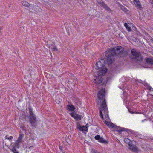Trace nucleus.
Masks as SVG:
<instances>
[{
    "instance_id": "f257e3e1",
    "label": "nucleus",
    "mask_w": 153,
    "mask_h": 153,
    "mask_svg": "<svg viewBox=\"0 0 153 153\" xmlns=\"http://www.w3.org/2000/svg\"><path fill=\"white\" fill-rule=\"evenodd\" d=\"M128 54V50H124V48L122 46H117L111 48L105 53V56L106 58V63L109 65L113 62L115 57L124 58L127 56Z\"/></svg>"
},
{
    "instance_id": "f03ea898",
    "label": "nucleus",
    "mask_w": 153,
    "mask_h": 153,
    "mask_svg": "<svg viewBox=\"0 0 153 153\" xmlns=\"http://www.w3.org/2000/svg\"><path fill=\"white\" fill-rule=\"evenodd\" d=\"M94 80L98 85L102 86V88L98 93V98L99 101L97 104L98 105H101L104 112H107L108 108L105 99L104 100L105 93V84L106 82H103L102 78L101 76H97L96 79H94Z\"/></svg>"
},
{
    "instance_id": "7ed1b4c3",
    "label": "nucleus",
    "mask_w": 153,
    "mask_h": 153,
    "mask_svg": "<svg viewBox=\"0 0 153 153\" xmlns=\"http://www.w3.org/2000/svg\"><path fill=\"white\" fill-rule=\"evenodd\" d=\"M29 114L25 115L24 118L26 120V118H29V122L30 123L31 126L34 127L37 126V123L38 122V120L36 119L35 115L33 112L31 107L29 106Z\"/></svg>"
},
{
    "instance_id": "20e7f679",
    "label": "nucleus",
    "mask_w": 153,
    "mask_h": 153,
    "mask_svg": "<svg viewBox=\"0 0 153 153\" xmlns=\"http://www.w3.org/2000/svg\"><path fill=\"white\" fill-rule=\"evenodd\" d=\"M131 55L129 57L131 60L136 62H140L143 59L141 52L135 49H133L131 50Z\"/></svg>"
},
{
    "instance_id": "39448f33",
    "label": "nucleus",
    "mask_w": 153,
    "mask_h": 153,
    "mask_svg": "<svg viewBox=\"0 0 153 153\" xmlns=\"http://www.w3.org/2000/svg\"><path fill=\"white\" fill-rule=\"evenodd\" d=\"M113 128L114 131L118 132L120 134H121V132L122 131H126L129 134V132H131L130 130L129 129L121 127L115 125Z\"/></svg>"
},
{
    "instance_id": "423d86ee",
    "label": "nucleus",
    "mask_w": 153,
    "mask_h": 153,
    "mask_svg": "<svg viewBox=\"0 0 153 153\" xmlns=\"http://www.w3.org/2000/svg\"><path fill=\"white\" fill-rule=\"evenodd\" d=\"M105 64V60L103 59H101L96 64L95 67L97 69H102L104 67Z\"/></svg>"
},
{
    "instance_id": "0eeeda50",
    "label": "nucleus",
    "mask_w": 153,
    "mask_h": 153,
    "mask_svg": "<svg viewBox=\"0 0 153 153\" xmlns=\"http://www.w3.org/2000/svg\"><path fill=\"white\" fill-rule=\"evenodd\" d=\"M69 114L76 121L80 120L82 117V116L79 115L76 112H73L69 113Z\"/></svg>"
},
{
    "instance_id": "6e6552de",
    "label": "nucleus",
    "mask_w": 153,
    "mask_h": 153,
    "mask_svg": "<svg viewBox=\"0 0 153 153\" xmlns=\"http://www.w3.org/2000/svg\"><path fill=\"white\" fill-rule=\"evenodd\" d=\"M94 138L96 140H98L99 142L105 144H107L108 143L107 141L101 137L100 135H96L94 137Z\"/></svg>"
},
{
    "instance_id": "1a4fd4ad",
    "label": "nucleus",
    "mask_w": 153,
    "mask_h": 153,
    "mask_svg": "<svg viewBox=\"0 0 153 153\" xmlns=\"http://www.w3.org/2000/svg\"><path fill=\"white\" fill-rule=\"evenodd\" d=\"M128 146H129V149L133 152L137 153L139 151V148L134 144L132 143L128 144Z\"/></svg>"
},
{
    "instance_id": "9d476101",
    "label": "nucleus",
    "mask_w": 153,
    "mask_h": 153,
    "mask_svg": "<svg viewBox=\"0 0 153 153\" xmlns=\"http://www.w3.org/2000/svg\"><path fill=\"white\" fill-rule=\"evenodd\" d=\"M76 126L78 129L84 132V127H85V126H81L79 122H77L76 123Z\"/></svg>"
},
{
    "instance_id": "9b49d317",
    "label": "nucleus",
    "mask_w": 153,
    "mask_h": 153,
    "mask_svg": "<svg viewBox=\"0 0 153 153\" xmlns=\"http://www.w3.org/2000/svg\"><path fill=\"white\" fill-rule=\"evenodd\" d=\"M67 108L70 111H74L76 109L75 107L72 104L68 105H67Z\"/></svg>"
},
{
    "instance_id": "f8f14e48",
    "label": "nucleus",
    "mask_w": 153,
    "mask_h": 153,
    "mask_svg": "<svg viewBox=\"0 0 153 153\" xmlns=\"http://www.w3.org/2000/svg\"><path fill=\"white\" fill-rule=\"evenodd\" d=\"M102 7H103V8L107 10L109 12H110L111 11V9L109 7L106 5V4L104 2H102Z\"/></svg>"
},
{
    "instance_id": "ddd939ff",
    "label": "nucleus",
    "mask_w": 153,
    "mask_h": 153,
    "mask_svg": "<svg viewBox=\"0 0 153 153\" xmlns=\"http://www.w3.org/2000/svg\"><path fill=\"white\" fill-rule=\"evenodd\" d=\"M105 123L108 126H110L113 128L114 125L111 122H109L105 121Z\"/></svg>"
},
{
    "instance_id": "4468645a",
    "label": "nucleus",
    "mask_w": 153,
    "mask_h": 153,
    "mask_svg": "<svg viewBox=\"0 0 153 153\" xmlns=\"http://www.w3.org/2000/svg\"><path fill=\"white\" fill-rule=\"evenodd\" d=\"M22 142L20 141H19V140H17L14 143V146L16 148H19V145Z\"/></svg>"
},
{
    "instance_id": "2eb2a0df",
    "label": "nucleus",
    "mask_w": 153,
    "mask_h": 153,
    "mask_svg": "<svg viewBox=\"0 0 153 153\" xmlns=\"http://www.w3.org/2000/svg\"><path fill=\"white\" fill-rule=\"evenodd\" d=\"M24 134H23L22 132H21L20 131L18 140H19V141H20L21 142H22V140L23 137H24Z\"/></svg>"
},
{
    "instance_id": "dca6fc26",
    "label": "nucleus",
    "mask_w": 153,
    "mask_h": 153,
    "mask_svg": "<svg viewBox=\"0 0 153 153\" xmlns=\"http://www.w3.org/2000/svg\"><path fill=\"white\" fill-rule=\"evenodd\" d=\"M107 71V68H105V69L101 70L100 71H99V72H100V73H99V74H100L101 75L105 74L106 73Z\"/></svg>"
},
{
    "instance_id": "f3484780",
    "label": "nucleus",
    "mask_w": 153,
    "mask_h": 153,
    "mask_svg": "<svg viewBox=\"0 0 153 153\" xmlns=\"http://www.w3.org/2000/svg\"><path fill=\"white\" fill-rule=\"evenodd\" d=\"M124 26L128 31L130 32L132 30L131 27L128 25L127 23L126 22L125 23Z\"/></svg>"
},
{
    "instance_id": "a211bd4d",
    "label": "nucleus",
    "mask_w": 153,
    "mask_h": 153,
    "mask_svg": "<svg viewBox=\"0 0 153 153\" xmlns=\"http://www.w3.org/2000/svg\"><path fill=\"white\" fill-rule=\"evenodd\" d=\"M120 7L121 10L126 13H127V12L129 11V10L126 7L123 5H120Z\"/></svg>"
},
{
    "instance_id": "6ab92c4d",
    "label": "nucleus",
    "mask_w": 153,
    "mask_h": 153,
    "mask_svg": "<svg viewBox=\"0 0 153 153\" xmlns=\"http://www.w3.org/2000/svg\"><path fill=\"white\" fill-rule=\"evenodd\" d=\"M21 3L22 5L26 7H28L30 6L29 4L27 2L22 1Z\"/></svg>"
},
{
    "instance_id": "aec40b11",
    "label": "nucleus",
    "mask_w": 153,
    "mask_h": 153,
    "mask_svg": "<svg viewBox=\"0 0 153 153\" xmlns=\"http://www.w3.org/2000/svg\"><path fill=\"white\" fill-rule=\"evenodd\" d=\"M124 141L125 143L128 144V145L132 143H130V140L127 138H125L124 139Z\"/></svg>"
},
{
    "instance_id": "412c9836",
    "label": "nucleus",
    "mask_w": 153,
    "mask_h": 153,
    "mask_svg": "<svg viewBox=\"0 0 153 153\" xmlns=\"http://www.w3.org/2000/svg\"><path fill=\"white\" fill-rule=\"evenodd\" d=\"M134 4L135 5H137L138 8L140 9H141L142 8V6L140 1L138 2L137 3H135Z\"/></svg>"
},
{
    "instance_id": "4be33fe9",
    "label": "nucleus",
    "mask_w": 153,
    "mask_h": 153,
    "mask_svg": "<svg viewBox=\"0 0 153 153\" xmlns=\"http://www.w3.org/2000/svg\"><path fill=\"white\" fill-rule=\"evenodd\" d=\"M89 126V124L88 123H87L86 124V125L85 126V127H84V131H85L86 132H88V127Z\"/></svg>"
},
{
    "instance_id": "5701e85b",
    "label": "nucleus",
    "mask_w": 153,
    "mask_h": 153,
    "mask_svg": "<svg viewBox=\"0 0 153 153\" xmlns=\"http://www.w3.org/2000/svg\"><path fill=\"white\" fill-rule=\"evenodd\" d=\"M99 113H100V117L102 119L103 118V114L102 112V110H101L100 108H99Z\"/></svg>"
},
{
    "instance_id": "b1692460",
    "label": "nucleus",
    "mask_w": 153,
    "mask_h": 153,
    "mask_svg": "<svg viewBox=\"0 0 153 153\" xmlns=\"http://www.w3.org/2000/svg\"><path fill=\"white\" fill-rule=\"evenodd\" d=\"M16 147H15V146H14V147H12L11 148H10V150L13 153L15 151H16Z\"/></svg>"
},
{
    "instance_id": "393cba45",
    "label": "nucleus",
    "mask_w": 153,
    "mask_h": 153,
    "mask_svg": "<svg viewBox=\"0 0 153 153\" xmlns=\"http://www.w3.org/2000/svg\"><path fill=\"white\" fill-rule=\"evenodd\" d=\"M5 138L7 139L11 140L13 139V137L12 136H10L9 137L8 136V135H7L5 136Z\"/></svg>"
},
{
    "instance_id": "a878e982",
    "label": "nucleus",
    "mask_w": 153,
    "mask_h": 153,
    "mask_svg": "<svg viewBox=\"0 0 153 153\" xmlns=\"http://www.w3.org/2000/svg\"><path fill=\"white\" fill-rule=\"evenodd\" d=\"M104 113H106L105 114V117L106 119L107 120H108V118H109L108 115V114L107 113H108V111H107V112H104Z\"/></svg>"
},
{
    "instance_id": "bb28decb",
    "label": "nucleus",
    "mask_w": 153,
    "mask_h": 153,
    "mask_svg": "<svg viewBox=\"0 0 153 153\" xmlns=\"http://www.w3.org/2000/svg\"><path fill=\"white\" fill-rule=\"evenodd\" d=\"M91 153H100L97 150H93L92 151Z\"/></svg>"
},
{
    "instance_id": "cd10ccee",
    "label": "nucleus",
    "mask_w": 153,
    "mask_h": 153,
    "mask_svg": "<svg viewBox=\"0 0 153 153\" xmlns=\"http://www.w3.org/2000/svg\"><path fill=\"white\" fill-rule=\"evenodd\" d=\"M97 2L99 3L100 4L101 6L102 5V2H103V1L101 0H100V1H97Z\"/></svg>"
},
{
    "instance_id": "c85d7f7f",
    "label": "nucleus",
    "mask_w": 153,
    "mask_h": 153,
    "mask_svg": "<svg viewBox=\"0 0 153 153\" xmlns=\"http://www.w3.org/2000/svg\"><path fill=\"white\" fill-rule=\"evenodd\" d=\"M53 51H57L58 50L57 48L56 47H53L52 48Z\"/></svg>"
},
{
    "instance_id": "c756f323",
    "label": "nucleus",
    "mask_w": 153,
    "mask_h": 153,
    "mask_svg": "<svg viewBox=\"0 0 153 153\" xmlns=\"http://www.w3.org/2000/svg\"><path fill=\"white\" fill-rule=\"evenodd\" d=\"M46 45L50 48L52 49V48L51 47V46L50 44H48L47 43L46 44Z\"/></svg>"
},
{
    "instance_id": "7c9ffc66",
    "label": "nucleus",
    "mask_w": 153,
    "mask_h": 153,
    "mask_svg": "<svg viewBox=\"0 0 153 153\" xmlns=\"http://www.w3.org/2000/svg\"><path fill=\"white\" fill-rule=\"evenodd\" d=\"M56 103L58 104L60 103V101L58 100H56Z\"/></svg>"
},
{
    "instance_id": "2f4dec72",
    "label": "nucleus",
    "mask_w": 153,
    "mask_h": 153,
    "mask_svg": "<svg viewBox=\"0 0 153 153\" xmlns=\"http://www.w3.org/2000/svg\"><path fill=\"white\" fill-rule=\"evenodd\" d=\"M139 0H134V4L136 3H137L138 2H139Z\"/></svg>"
},
{
    "instance_id": "473e14b6",
    "label": "nucleus",
    "mask_w": 153,
    "mask_h": 153,
    "mask_svg": "<svg viewBox=\"0 0 153 153\" xmlns=\"http://www.w3.org/2000/svg\"><path fill=\"white\" fill-rule=\"evenodd\" d=\"M149 90H152V91H153V90H152L153 89V88L151 87L150 86H149Z\"/></svg>"
},
{
    "instance_id": "72a5a7b5",
    "label": "nucleus",
    "mask_w": 153,
    "mask_h": 153,
    "mask_svg": "<svg viewBox=\"0 0 153 153\" xmlns=\"http://www.w3.org/2000/svg\"><path fill=\"white\" fill-rule=\"evenodd\" d=\"M128 108V110L129 111L130 113H133V112L131 111V110L130 109H129Z\"/></svg>"
},
{
    "instance_id": "f704fd0d",
    "label": "nucleus",
    "mask_w": 153,
    "mask_h": 153,
    "mask_svg": "<svg viewBox=\"0 0 153 153\" xmlns=\"http://www.w3.org/2000/svg\"><path fill=\"white\" fill-rule=\"evenodd\" d=\"M51 45V47L52 48V46H55V44H54V43H53Z\"/></svg>"
},
{
    "instance_id": "c9c22d12",
    "label": "nucleus",
    "mask_w": 153,
    "mask_h": 153,
    "mask_svg": "<svg viewBox=\"0 0 153 153\" xmlns=\"http://www.w3.org/2000/svg\"><path fill=\"white\" fill-rule=\"evenodd\" d=\"M150 40L151 42L153 43V38H151L150 39Z\"/></svg>"
},
{
    "instance_id": "e433bc0d",
    "label": "nucleus",
    "mask_w": 153,
    "mask_h": 153,
    "mask_svg": "<svg viewBox=\"0 0 153 153\" xmlns=\"http://www.w3.org/2000/svg\"><path fill=\"white\" fill-rule=\"evenodd\" d=\"M13 153H19V152L17 150H16V151H15Z\"/></svg>"
},
{
    "instance_id": "4c0bfd02",
    "label": "nucleus",
    "mask_w": 153,
    "mask_h": 153,
    "mask_svg": "<svg viewBox=\"0 0 153 153\" xmlns=\"http://www.w3.org/2000/svg\"><path fill=\"white\" fill-rule=\"evenodd\" d=\"M59 148L60 150H62V147L61 146H59Z\"/></svg>"
},
{
    "instance_id": "58836bf2",
    "label": "nucleus",
    "mask_w": 153,
    "mask_h": 153,
    "mask_svg": "<svg viewBox=\"0 0 153 153\" xmlns=\"http://www.w3.org/2000/svg\"><path fill=\"white\" fill-rule=\"evenodd\" d=\"M33 147V146H31L29 148H30Z\"/></svg>"
},
{
    "instance_id": "ea45409f",
    "label": "nucleus",
    "mask_w": 153,
    "mask_h": 153,
    "mask_svg": "<svg viewBox=\"0 0 153 153\" xmlns=\"http://www.w3.org/2000/svg\"><path fill=\"white\" fill-rule=\"evenodd\" d=\"M24 128H25V127H23V129H24Z\"/></svg>"
},
{
    "instance_id": "a19ab883",
    "label": "nucleus",
    "mask_w": 153,
    "mask_h": 153,
    "mask_svg": "<svg viewBox=\"0 0 153 153\" xmlns=\"http://www.w3.org/2000/svg\"><path fill=\"white\" fill-rule=\"evenodd\" d=\"M144 120H143L142 121V122H143Z\"/></svg>"
},
{
    "instance_id": "79ce46f5",
    "label": "nucleus",
    "mask_w": 153,
    "mask_h": 153,
    "mask_svg": "<svg viewBox=\"0 0 153 153\" xmlns=\"http://www.w3.org/2000/svg\"><path fill=\"white\" fill-rule=\"evenodd\" d=\"M32 140H34L33 138Z\"/></svg>"
},
{
    "instance_id": "37998d69",
    "label": "nucleus",
    "mask_w": 153,
    "mask_h": 153,
    "mask_svg": "<svg viewBox=\"0 0 153 153\" xmlns=\"http://www.w3.org/2000/svg\"><path fill=\"white\" fill-rule=\"evenodd\" d=\"M145 33H147L146 32H145Z\"/></svg>"
},
{
    "instance_id": "c03bdc74",
    "label": "nucleus",
    "mask_w": 153,
    "mask_h": 153,
    "mask_svg": "<svg viewBox=\"0 0 153 153\" xmlns=\"http://www.w3.org/2000/svg\"><path fill=\"white\" fill-rule=\"evenodd\" d=\"M140 82V83H141V82Z\"/></svg>"
},
{
    "instance_id": "a18cd8bd",
    "label": "nucleus",
    "mask_w": 153,
    "mask_h": 153,
    "mask_svg": "<svg viewBox=\"0 0 153 153\" xmlns=\"http://www.w3.org/2000/svg\"><path fill=\"white\" fill-rule=\"evenodd\" d=\"M152 3L153 4V2H152Z\"/></svg>"
}]
</instances>
